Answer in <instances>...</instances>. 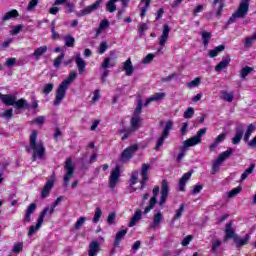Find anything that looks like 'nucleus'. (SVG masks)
Here are the masks:
<instances>
[{"instance_id":"obj_61","label":"nucleus","mask_w":256,"mask_h":256,"mask_svg":"<svg viewBox=\"0 0 256 256\" xmlns=\"http://www.w3.org/2000/svg\"><path fill=\"white\" fill-rule=\"evenodd\" d=\"M138 179H139V172H137V171L133 172L131 179H130L131 185H136Z\"/></svg>"},{"instance_id":"obj_6","label":"nucleus","mask_w":256,"mask_h":256,"mask_svg":"<svg viewBox=\"0 0 256 256\" xmlns=\"http://www.w3.org/2000/svg\"><path fill=\"white\" fill-rule=\"evenodd\" d=\"M233 155V148H228L226 151L222 152L216 160L212 164V175H215V173H218V171L221 169V165L227 161L231 156Z\"/></svg>"},{"instance_id":"obj_13","label":"nucleus","mask_w":256,"mask_h":256,"mask_svg":"<svg viewBox=\"0 0 256 256\" xmlns=\"http://www.w3.org/2000/svg\"><path fill=\"white\" fill-rule=\"evenodd\" d=\"M163 213L161 210H155L153 215L152 223L150 224V229H153V231H157L159 229V226L161 225V222L164 221Z\"/></svg>"},{"instance_id":"obj_25","label":"nucleus","mask_w":256,"mask_h":256,"mask_svg":"<svg viewBox=\"0 0 256 256\" xmlns=\"http://www.w3.org/2000/svg\"><path fill=\"white\" fill-rule=\"evenodd\" d=\"M76 65L78 67V73L80 75H83L85 72V67H87V63L83 58H81V54H76Z\"/></svg>"},{"instance_id":"obj_15","label":"nucleus","mask_w":256,"mask_h":256,"mask_svg":"<svg viewBox=\"0 0 256 256\" xmlns=\"http://www.w3.org/2000/svg\"><path fill=\"white\" fill-rule=\"evenodd\" d=\"M137 149H139V147L136 144L126 148L121 154L120 161L123 163H125V161H129V159L135 155Z\"/></svg>"},{"instance_id":"obj_22","label":"nucleus","mask_w":256,"mask_h":256,"mask_svg":"<svg viewBox=\"0 0 256 256\" xmlns=\"http://www.w3.org/2000/svg\"><path fill=\"white\" fill-rule=\"evenodd\" d=\"M230 63H231V57H229V55L224 56L222 58V61L215 66V71L219 73L223 71V69H227Z\"/></svg>"},{"instance_id":"obj_44","label":"nucleus","mask_w":256,"mask_h":256,"mask_svg":"<svg viewBox=\"0 0 256 256\" xmlns=\"http://www.w3.org/2000/svg\"><path fill=\"white\" fill-rule=\"evenodd\" d=\"M114 0H109L106 4V10L109 11V13H115L117 11V5H115Z\"/></svg>"},{"instance_id":"obj_36","label":"nucleus","mask_w":256,"mask_h":256,"mask_svg":"<svg viewBox=\"0 0 256 256\" xmlns=\"http://www.w3.org/2000/svg\"><path fill=\"white\" fill-rule=\"evenodd\" d=\"M45 53H47V46H41V47L37 48L34 51V57H35L36 61H39V59H41L42 55H45Z\"/></svg>"},{"instance_id":"obj_2","label":"nucleus","mask_w":256,"mask_h":256,"mask_svg":"<svg viewBox=\"0 0 256 256\" xmlns=\"http://www.w3.org/2000/svg\"><path fill=\"white\" fill-rule=\"evenodd\" d=\"M0 99L4 105H7V107H15L17 111H21V109H27L29 105L25 98L17 100V96L11 94H0Z\"/></svg>"},{"instance_id":"obj_8","label":"nucleus","mask_w":256,"mask_h":256,"mask_svg":"<svg viewBox=\"0 0 256 256\" xmlns=\"http://www.w3.org/2000/svg\"><path fill=\"white\" fill-rule=\"evenodd\" d=\"M205 133H207V128H201L197 131L195 136L185 140L183 142V146L187 149L188 147H195V145H199V143L203 141Z\"/></svg>"},{"instance_id":"obj_42","label":"nucleus","mask_w":256,"mask_h":256,"mask_svg":"<svg viewBox=\"0 0 256 256\" xmlns=\"http://www.w3.org/2000/svg\"><path fill=\"white\" fill-rule=\"evenodd\" d=\"M172 129H173V121L169 120L165 124L162 135H164V137H169V131H171Z\"/></svg>"},{"instance_id":"obj_58","label":"nucleus","mask_w":256,"mask_h":256,"mask_svg":"<svg viewBox=\"0 0 256 256\" xmlns=\"http://www.w3.org/2000/svg\"><path fill=\"white\" fill-rule=\"evenodd\" d=\"M186 153H187V148H185L184 146H182V148H181V150H180V153H179L178 156H177L176 161H177L178 163H181V161H183V158L185 157Z\"/></svg>"},{"instance_id":"obj_5","label":"nucleus","mask_w":256,"mask_h":256,"mask_svg":"<svg viewBox=\"0 0 256 256\" xmlns=\"http://www.w3.org/2000/svg\"><path fill=\"white\" fill-rule=\"evenodd\" d=\"M37 137V131L33 132V161H45V146H43V142H35V138Z\"/></svg>"},{"instance_id":"obj_1","label":"nucleus","mask_w":256,"mask_h":256,"mask_svg":"<svg viewBox=\"0 0 256 256\" xmlns=\"http://www.w3.org/2000/svg\"><path fill=\"white\" fill-rule=\"evenodd\" d=\"M75 79H77V72L72 71L69 73V76L57 87L54 100L55 107H57V105H61V102L63 99H65V95H67V89H69V85H71Z\"/></svg>"},{"instance_id":"obj_7","label":"nucleus","mask_w":256,"mask_h":256,"mask_svg":"<svg viewBox=\"0 0 256 256\" xmlns=\"http://www.w3.org/2000/svg\"><path fill=\"white\" fill-rule=\"evenodd\" d=\"M249 2L250 0H241L237 11L230 17V23H233L235 19H243V17L249 13Z\"/></svg>"},{"instance_id":"obj_12","label":"nucleus","mask_w":256,"mask_h":256,"mask_svg":"<svg viewBox=\"0 0 256 256\" xmlns=\"http://www.w3.org/2000/svg\"><path fill=\"white\" fill-rule=\"evenodd\" d=\"M119 177H121V169L119 166H116L114 170H112L109 177V188L115 189L117 184L119 183Z\"/></svg>"},{"instance_id":"obj_4","label":"nucleus","mask_w":256,"mask_h":256,"mask_svg":"<svg viewBox=\"0 0 256 256\" xmlns=\"http://www.w3.org/2000/svg\"><path fill=\"white\" fill-rule=\"evenodd\" d=\"M143 123V118L138 115H133L131 120H130V128L122 131L123 136H122V141H125L131 133H135V131H138V129H141V125Z\"/></svg>"},{"instance_id":"obj_59","label":"nucleus","mask_w":256,"mask_h":256,"mask_svg":"<svg viewBox=\"0 0 256 256\" xmlns=\"http://www.w3.org/2000/svg\"><path fill=\"white\" fill-rule=\"evenodd\" d=\"M54 87H55V85L53 83L46 84L43 88L44 95H49V93H51V91H53Z\"/></svg>"},{"instance_id":"obj_49","label":"nucleus","mask_w":256,"mask_h":256,"mask_svg":"<svg viewBox=\"0 0 256 256\" xmlns=\"http://www.w3.org/2000/svg\"><path fill=\"white\" fill-rule=\"evenodd\" d=\"M168 136H165L164 134H162L159 138L158 141L156 143L155 146V150L159 151V149H161V147H163V143H165V139H167Z\"/></svg>"},{"instance_id":"obj_53","label":"nucleus","mask_w":256,"mask_h":256,"mask_svg":"<svg viewBox=\"0 0 256 256\" xmlns=\"http://www.w3.org/2000/svg\"><path fill=\"white\" fill-rule=\"evenodd\" d=\"M4 65L8 68L15 67L17 65V58H7Z\"/></svg>"},{"instance_id":"obj_46","label":"nucleus","mask_w":256,"mask_h":256,"mask_svg":"<svg viewBox=\"0 0 256 256\" xmlns=\"http://www.w3.org/2000/svg\"><path fill=\"white\" fill-rule=\"evenodd\" d=\"M102 215H103V211H101L99 207H96L94 212V218L92 220L93 223H99Z\"/></svg>"},{"instance_id":"obj_32","label":"nucleus","mask_w":256,"mask_h":256,"mask_svg":"<svg viewBox=\"0 0 256 256\" xmlns=\"http://www.w3.org/2000/svg\"><path fill=\"white\" fill-rule=\"evenodd\" d=\"M125 235H127V229H123L120 230L115 237V241H114V247H119L121 241H123V237H125Z\"/></svg>"},{"instance_id":"obj_50","label":"nucleus","mask_w":256,"mask_h":256,"mask_svg":"<svg viewBox=\"0 0 256 256\" xmlns=\"http://www.w3.org/2000/svg\"><path fill=\"white\" fill-rule=\"evenodd\" d=\"M107 49H109V44L106 41L101 42L98 47L99 55H103V53H105V51H107Z\"/></svg>"},{"instance_id":"obj_64","label":"nucleus","mask_w":256,"mask_h":256,"mask_svg":"<svg viewBox=\"0 0 256 256\" xmlns=\"http://www.w3.org/2000/svg\"><path fill=\"white\" fill-rule=\"evenodd\" d=\"M147 29H149V27L145 23H142L138 26V31H139L140 35H143V33H145V31H147Z\"/></svg>"},{"instance_id":"obj_3","label":"nucleus","mask_w":256,"mask_h":256,"mask_svg":"<svg viewBox=\"0 0 256 256\" xmlns=\"http://www.w3.org/2000/svg\"><path fill=\"white\" fill-rule=\"evenodd\" d=\"M61 201H63V196H59L55 200V202L50 205V207L48 206L43 209V211L40 213V216L38 217L35 227L33 228V233L41 229V226L43 225V221L45 220V216L49 215L51 217L52 213H55V207H57L59 203H61Z\"/></svg>"},{"instance_id":"obj_38","label":"nucleus","mask_w":256,"mask_h":256,"mask_svg":"<svg viewBox=\"0 0 256 256\" xmlns=\"http://www.w3.org/2000/svg\"><path fill=\"white\" fill-rule=\"evenodd\" d=\"M255 171V164H251L249 168H247L241 175L240 181H245L251 173Z\"/></svg>"},{"instance_id":"obj_48","label":"nucleus","mask_w":256,"mask_h":256,"mask_svg":"<svg viewBox=\"0 0 256 256\" xmlns=\"http://www.w3.org/2000/svg\"><path fill=\"white\" fill-rule=\"evenodd\" d=\"M31 213H33V203L29 204L26 214L24 216V221H26L27 223L31 221Z\"/></svg>"},{"instance_id":"obj_27","label":"nucleus","mask_w":256,"mask_h":256,"mask_svg":"<svg viewBox=\"0 0 256 256\" xmlns=\"http://www.w3.org/2000/svg\"><path fill=\"white\" fill-rule=\"evenodd\" d=\"M53 180H48L42 190L41 197L42 199H46V197H49V193H51V189H53Z\"/></svg>"},{"instance_id":"obj_33","label":"nucleus","mask_w":256,"mask_h":256,"mask_svg":"<svg viewBox=\"0 0 256 256\" xmlns=\"http://www.w3.org/2000/svg\"><path fill=\"white\" fill-rule=\"evenodd\" d=\"M233 224L232 223H228L226 224V229H225V233H226V239H236L237 235H235V231H233Z\"/></svg>"},{"instance_id":"obj_10","label":"nucleus","mask_w":256,"mask_h":256,"mask_svg":"<svg viewBox=\"0 0 256 256\" xmlns=\"http://www.w3.org/2000/svg\"><path fill=\"white\" fill-rule=\"evenodd\" d=\"M66 174L64 175V187H68L69 181L73 179V173H75V166L73 165V160L71 158L66 159V164L64 166Z\"/></svg>"},{"instance_id":"obj_20","label":"nucleus","mask_w":256,"mask_h":256,"mask_svg":"<svg viewBox=\"0 0 256 256\" xmlns=\"http://www.w3.org/2000/svg\"><path fill=\"white\" fill-rule=\"evenodd\" d=\"M227 139V133H221L219 134L215 140L213 141V143L209 146V150L210 151H215V149H217L219 147V145H221V143H223V141H225Z\"/></svg>"},{"instance_id":"obj_29","label":"nucleus","mask_w":256,"mask_h":256,"mask_svg":"<svg viewBox=\"0 0 256 256\" xmlns=\"http://www.w3.org/2000/svg\"><path fill=\"white\" fill-rule=\"evenodd\" d=\"M99 242L92 241L89 245L88 249V255L89 256H97V253H99Z\"/></svg>"},{"instance_id":"obj_52","label":"nucleus","mask_w":256,"mask_h":256,"mask_svg":"<svg viewBox=\"0 0 256 256\" xmlns=\"http://www.w3.org/2000/svg\"><path fill=\"white\" fill-rule=\"evenodd\" d=\"M195 115V109L193 107H188L187 110L184 112V119H191Z\"/></svg>"},{"instance_id":"obj_57","label":"nucleus","mask_w":256,"mask_h":256,"mask_svg":"<svg viewBox=\"0 0 256 256\" xmlns=\"http://www.w3.org/2000/svg\"><path fill=\"white\" fill-rule=\"evenodd\" d=\"M63 59H65V54H64V53L60 54V55L54 60V67H56V69H59V67H61V62L63 61Z\"/></svg>"},{"instance_id":"obj_40","label":"nucleus","mask_w":256,"mask_h":256,"mask_svg":"<svg viewBox=\"0 0 256 256\" xmlns=\"http://www.w3.org/2000/svg\"><path fill=\"white\" fill-rule=\"evenodd\" d=\"M243 139V130H237L235 136L232 138L233 145H239Z\"/></svg>"},{"instance_id":"obj_11","label":"nucleus","mask_w":256,"mask_h":256,"mask_svg":"<svg viewBox=\"0 0 256 256\" xmlns=\"http://www.w3.org/2000/svg\"><path fill=\"white\" fill-rule=\"evenodd\" d=\"M117 53L115 51H110V55L105 57L100 69H111L117 65Z\"/></svg>"},{"instance_id":"obj_41","label":"nucleus","mask_w":256,"mask_h":256,"mask_svg":"<svg viewBox=\"0 0 256 256\" xmlns=\"http://www.w3.org/2000/svg\"><path fill=\"white\" fill-rule=\"evenodd\" d=\"M183 211H185V204H181L179 209L175 211V215L172 219V221H177L183 217Z\"/></svg>"},{"instance_id":"obj_30","label":"nucleus","mask_w":256,"mask_h":256,"mask_svg":"<svg viewBox=\"0 0 256 256\" xmlns=\"http://www.w3.org/2000/svg\"><path fill=\"white\" fill-rule=\"evenodd\" d=\"M123 70L125 71L128 77H131V75H133V63L131 62V58H128L123 63Z\"/></svg>"},{"instance_id":"obj_26","label":"nucleus","mask_w":256,"mask_h":256,"mask_svg":"<svg viewBox=\"0 0 256 256\" xmlns=\"http://www.w3.org/2000/svg\"><path fill=\"white\" fill-rule=\"evenodd\" d=\"M191 175H193L192 172H187L185 173L179 180V191H185V185H187V181H189V179H191Z\"/></svg>"},{"instance_id":"obj_18","label":"nucleus","mask_w":256,"mask_h":256,"mask_svg":"<svg viewBox=\"0 0 256 256\" xmlns=\"http://www.w3.org/2000/svg\"><path fill=\"white\" fill-rule=\"evenodd\" d=\"M168 196H169V182L167 180H163L162 187H161V196L159 201L160 207H163L164 203L167 202Z\"/></svg>"},{"instance_id":"obj_63","label":"nucleus","mask_w":256,"mask_h":256,"mask_svg":"<svg viewBox=\"0 0 256 256\" xmlns=\"http://www.w3.org/2000/svg\"><path fill=\"white\" fill-rule=\"evenodd\" d=\"M218 247H221V242H220V240H215L212 243L211 253H217V248Z\"/></svg>"},{"instance_id":"obj_55","label":"nucleus","mask_w":256,"mask_h":256,"mask_svg":"<svg viewBox=\"0 0 256 256\" xmlns=\"http://www.w3.org/2000/svg\"><path fill=\"white\" fill-rule=\"evenodd\" d=\"M251 71H252V69L249 66L242 68L240 71L241 79H245V77H247V75H249V73H251Z\"/></svg>"},{"instance_id":"obj_54","label":"nucleus","mask_w":256,"mask_h":256,"mask_svg":"<svg viewBox=\"0 0 256 256\" xmlns=\"http://www.w3.org/2000/svg\"><path fill=\"white\" fill-rule=\"evenodd\" d=\"M242 188L241 186H238L234 189H232L230 192H228V197L231 199L233 197H236V195H239V193H241Z\"/></svg>"},{"instance_id":"obj_62","label":"nucleus","mask_w":256,"mask_h":256,"mask_svg":"<svg viewBox=\"0 0 256 256\" xmlns=\"http://www.w3.org/2000/svg\"><path fill=\"white\" fill-rule=\"evenodd\" d=\"M192 240H193V236H192V235H188V236H186V237L182 240L181 245H182L183 247H187V245H189Z\"/></svg>"},{"instance_id":"obj_31","label":"nucleus","mask_w":256,"mask_h":256,"mask_svg":"<svg viewBox=\"0 0 256 256\" xmlns=\"http://www.w3.org/2000/svg\"><path fill=\"white\" fill-rule=\"evenodd\" d=\"M255 129H256L255 124L248 125V127L246 129V132L244 134V141H245V143L249 142V139L251 138V135H253V133H255Z\"/></svg>"},{"instance_id":"obj_56","label":"nucleus","mask_w":256,"mask_h":256,"mask_svg":"<svg viewBox=\"0 0 256 256\" xmlns=\"http://www.w3.org/2000/svg\"><path fill=\"white\" fill-rule=\"evenodd\" d=\"M143 109V101L138 100V104L134 110V114L133 115H137L138 117H141V111Z\"/></svg>"},{"instance_id":"obj_14","label":"nucleus","mask_w":256,"mask_h":256,"mask_svg":"<svg viewBox=\"0 0 256 256\" xmlns=\"http://www.w3.org/2000/svg\"><path fill=\"white\" fill-rule=\"evenodd\" d=\"M171 33V27L165 24L162 28V34L158 37V45L165 47L167 41H169V34Z\"/></svg>"},{"instance_id":"obj_51","label":"nucleus","mask_w":256,"mask_h":256,"mask_svg":"<svg viewBox=\"0 0 256 256\" xmlns=\"http://www.w3.org/2000/svg\"><path fill=\"white\" fill-rule=\"evenodd\" d=\"M23 251V242H16L12 247L13 253H21Z\"/></svg>"},{"instance_id":"obj_35","label":"nucleus","mask_w":256,"mask_h":256,"mask_svg":"<svg viewBox=\"0 0 256 256\" xmlns=\"http://www.w3.org/2000/svg\"><path fill=\"white\" fill-rule=\"evenodd\" d=\"M222 51H225V45H219L215 49H212L208 52V55L211 59L217 57Z\"/></svg>"},{"instance_id":"obj_21","label":"nucleus","mask_w":256,"mask_h":256,"mask_svg":"<svg viewBox=\"0 0 256 256\" xmlns=\"http://www.w3.org/2000/svg\"><path fill=\"white\" fill-rule=\"evenodd\" d=\"M166 95L167 94H165L164 92H157V93L153 94L145 101L144 107H147V105H149L150 103H153V102L163 101V99H165Z\"/></svg>"},{"instance_id":"obj_28","label":"nucleus","mask_w":256,"mask_h":256,"mask_svg":"<svg viewBox=\"0 0 256 256\" xmlns=\"http://www.w3.org/2000/svg\"><path fill=\"white\" fill-rule=\"evenodd\" d=\"M220 99L227 101V103H233V99H235V93L223 90L220 92Z\"/></svg>"},{"instance_id":"obj_23","label":"nucleus","mask_w":256,"mask_h":256,"mask_svg":"<svg viewBox=\"0 0 256 256\" xmlns=\"http://www.w3.org/2000/svg\"><path fill=\"white\" fill-rule=\"evenodd\" d=\"M140 219H143V211H141V209H137L128 223V227H135Z\"/></svg>"},{"instance_id":"obj_17","label":"nucleus","mask_w":256,"mask_h":256,"mask_svg":"<svg viewBox=\"0 0 256 256\" xmlns=\"http://www.w3.org/2000/svg\"><path fill=\"white\" fill-rule=\"evenodd\" d=\"M102 0H96L94 4L86 7L83 10H80L79 12L76 13L77 17H83L85 15H90V13H93V11H97L101 5Z\"/></svg>"},{"instance_id":"obj_9","label":"nucleus","mask_w":256,"mask_h":256,"mask_svg":"<svg viewBox=\"0 0 256 256\" xmlns=\"http://www.w3.org/2000/svg\"><path fill=\"white\" fill-rule=\"evenodd\" d=\"M205 133H207V128H201L197 131L195 136L185 140L183 142V146L187 149L188 147H195V145H199V143L203 141Z\"/></svg>"},{"instance_id":"obj_43","label":"nucleus","mask_w":256,"mask_h":256,"mask_svg":"<svg viewBox=\"0 0 256 256\" xmlns=\"http://www.w3.org/2000/svg\"><path fill=\"white\" fill-rule=\"evenodd\" d=\"M201 85V78L196 77L194 80L187 83L188 89H195V87H199Z\"/></svg>"},{"instance_id":"obj_19","label":"nucleus","mask_w":256,"mask_h":256,"mask_svg":"<svg viewBox=\"0 0 256 256\" xmlns=\"http://www.w3.org/2000/svg\"><path fill=\"white\" fill-rule=\"evenodd\" d=\"M154 197L150 199V204L144 209V215L150 213L157 203V196L159 195V186H155L152 190Z\"/></svg>"},{"instance_id":"obj_60","label":"nucleus","mask_w":256,"mask_h":256,"mask_svg":"<svg viewBox=\"0 0 256 256\" xmlns=\"http://www.w3.org/2000/svg\"><path fill=\"white\" fill-rule=\"evenodd\" d=\"M85 221H87L86 217H80L76 223H75V229H80L83 227V225L85 224Z\"/></svg>"},{"instance_id":"obj_47","label":"nucleus","mask_w":256,"mask_h":256,"mask_svg":"<svg viewBox=\"0 0 256 256\" xmlns=\"http://www.w3.org/2000/svg\"><path fill=\"white\" fill-rule=\"evenodd\" d=\"M46 118L45 116H38L34 118L33 123L34 125H37V127H43L45 125Z\"/></svg>"},{"instance_id":"obj_37","label":"nucleus","mask_w":256,"mask_h":256,"mask_svg":"<svg viewBox=\"0 0 256 256\" xmlns=\"http://www.w3.org/2000/svg\"><path fill=\"white\" fill-rule=\"evenodd\" d=\"M107 27H109V20H102L96 30V37H99V34L103 33Z\"/></svg>"},{"instance_id":"obj_16","label":"nucleus","mask_w":256,"mask_h":256,"mask_svg":"<svg viewBox=\"0 0 256 256\" xmlns=\"http://www.w3.org/2000/svg\"><path fill=\"white\" fill-rule=\"evenodd\" d=\"M149 169H151V165L149 164H142V168H141V172H140V175H141V181H140V189H144L147 181H149Z\"/></svg>"},{"instance_id":"obj_24","label":"nucleus","mask_w":256,"mask_h":256,"mask_svg":"<svg viewBox=\"0 0 256 256\" xmlns=\"http://www.w3.org/2000/svg\"><path fill=\"white\" fill-rule=\"evenodd\" d=\"M17 17H19V11H17V9H12L4 14L1 21L2 23H6V21L11 19H17Z\"/></svg>"},{"instance_id":"obj_45","label":"nucleus","mask_w":256,"mask_h":256,"mask_svg":"<svg viewBox=\"0 0 256 256\" xmlns=\"http://www.w3.org/2000/svg\"><path fill=\"white\" fill-rule=\"evenodd\" d=\"M66 47H74L75 46V38L71 35H67L64 37Z\"/></svg>"},{"instance_id":"obj_34","label":"nucleus","mask_w":256,"mask_h":256,"mask_svg":"<svg viewBox=\"0 0 256 256\" xmlns=\"http://www.w3.org/2000/svg\"><path fill=\"white\" fill-rule=\"evenodd\" d=\"M251 239V235L246 234L244 238H234V241L237 245V247H243V245H247L249 243V240Z\"/></svg>"},{"instance_id":"obj_39","label":"nucleus","mask_w":256,"mask_h":256,"mask_svg":"<svg viewBox=\"0 0 256 256\" xmlns=\"http://www.w3.org/2000/svg\"><path fill=\"white\" fill-rule=\"evenodd\" d=\"M211 37H213L211 32H207V31L202 32V43L204 47L209 46V41H211Z\"/></svg>"}]
</instances>
